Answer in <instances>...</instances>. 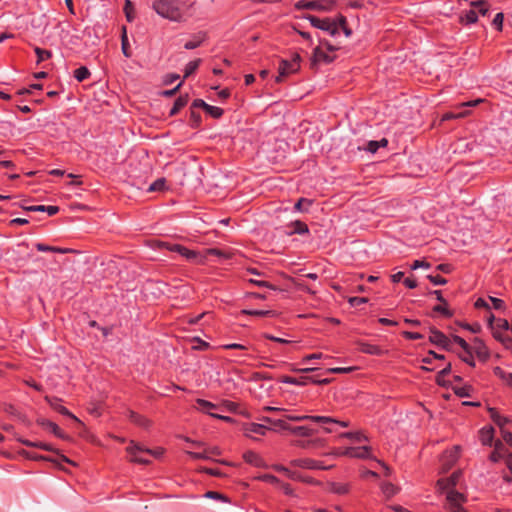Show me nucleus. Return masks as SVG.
Returning <instances> with one entry per match:
<instances>
[{"label":"nucleus","mask_w":512,"mask_h":512,"mask_svg":"<svg viewBox=\"0 0 512 512\" xmlns=\"http://www.w3.org/2000/svg\"><path fill=\"white\" fill-rule=\"evenodd\" d=\"M152 8L162 18L174 22L182 21L183 14L179 0H155Z\"/></svg>","instance_id":"nucleus-1"},{"label":"nucleus","mask_w":512,"mask_h":512,"mask_svg":"<svg viewBox=\"0 0 512 512\" xmlns=\"http://www.w3.org/2000/svg\"><path fill=\"white\" fill-rule=\"evenodd\" d=\"M300 63L301 56L298 53H294L290 60L282 59L279 63L276 82L280 83L287 76L298 72L300 69Z\"/></svg>","instance_id":"nucleus-2"},{"label":"nucleus","mask_w":512,"mask_h":512,"mask_svg":"<svg viewBox=\"0 0 512 512\" xmlns=\"http://www.w3.org/2000/svg\"><path fill=\"white\" fill-rule=\"evenodd\" d=\"M305 18L307 20H309V22L311 23V25L313 27L321 29L323 31H326L331 36L338 35V26H337L336 18L335 19H331V18L320 19V18H318L314 15H310V14L307 15Z\"/></svg>","instance_id":"nucleus-3"},{"label":"nucleus","mask_w":512,"mask_h":512,"mask_svg":"<svg viewBox=\"0 0 512 512\" xmlns=\"http://www.w3.org/2000/svg\"><path fill=\"white\" fill-rule=\"evenodd\" d=\"M196 409L202 413H205L213 418L220 419L225 422H232L233 419L230 416H224L221 414L214 413V410H219L220 407L208 400L198 398L196 399Z\"/></svg>","instance_id":"nucleus-4"},{"label":"nucleus","mask_w":512,"mask_h":512,"mask_svg":"<svg viewBox=\"0 0 512 512\" xmlns=\"http://www.w3.org/2000/svg\"><path fill=\"white\" fill-rule=\"evenodd\" d=\"M281 383L290 384L295 386H306L310 383L312 384H327L328 379H317L313 376H300V377H292V376H282L279 380Z\"/></svg>","instance_id":"nucleus-5"},{"label":"nucleus","mask_w":512,"mask_h":512,"mask_svg":"<svg viewBox=\"0 0 512 512\" xmlns=\"http://www.w3.org/2000/svg\"><path fill=\"white\" fill-rule=\"evenodd\" d=\"M332 5V2H326L323 0H299L295 3V8L297 10L328 11L331 9Z\"/></svg>","instance_id":"nucleus-6"},{"label":"nucleus","mask_w":512,"mask_h":512,"mask_svg":"<svg viewBox=\"0 0 512 512\" xmlns=\"http://www.w3.org/2000/svg\"><path fill=\"white\" fill-rule=\"evenodd\" d=\"M291 466L309 470H328L332 466H326L322 461L312 458H297L290 462Z\"/></svg>","instance_id":"nucleus-7"},{"label":"nucleus","mask_w":512,"mask_h":512,"mask_svg":"<svg viewBox=\"0 0 512 512\" xmlns=\"http://www.w3.org/2000/svg\"><path fill=\"white\" fill-rule=\"evenodd\" d=\"M446 500L448 509L451 512H466L462 507V503L465 501V497L462 493L454 489H450L447 491Z\"/></svg>","instance_id":"nucleus-8"},{"label":"nucleus","mask_w":512,"mask_h":512,"mask_svg":"<svg viewBox=\"0 0 512 512\" xmlns=\"http://www.w3.org/2000/svg\"><path fill=\"white\" fill-rule=\"evenodd\" d=\"M145 447L139 445L135 441L131 440L128 447L126 448L127 453L131 456V461L139 464H149L150 461L141 456V453H145Z\"/></svg>","instance_id":"nucleus-9"},{"label":"nucleus","mask_w":512,"mask_h":512,"mask_svg":"<svg viewBox=\"0 0 512 512\" xmlns=\"http://www.w3.org/2000/svg\"><path fill=\"white\" fill-rule=\"evenodd\" d=\"M429 340L431 343L444 349H449L451 345V339L435 328L430 330Z\"/></svg>","instance_id":"nucleus-10"},{"label":"nucleus","mask_w":512,"mask_h":512,"mask_svg":"<svg viewBox=\"0 0 512 512\" xmlns=\"http://www.w3.org/2000/svg\"><path fill=\"white\" fill-rule=\"evenodd\" d=\"M334 59H335L334 56L325 52L321 47H316L313 51V55L311 58V64H312V66L317 65L319 63L329 64V63L333 62Z\"/></svg>","instance_id":"nucleus-11"},{"label":"nucleus","mask_w":512,"mask_h":512,"mask_svg":"<svg viewBox=\"0 0 512 512\" xmlns=\"http://www.w3.org/2000/svg\"><path fill=\"white\" fill-rule=\"evenodd\" d=\"M285 419L290 421H304V420H310L315 423L319 424H325L326 422L331 421L328 419V416H318V415H293V414H286L284 416Z\"/></svg>","instance_id":"nucleus-12"},{"label":"nucleus","mask_w":512,"mask_h":512,"mask_svg":"<svg viewBox=\"0 0 512 512\" xmlns=\"http://www.w3.org/2000/svg\"><path fill=\"white\" fill-rule=\"evenodd\" d=\"M38 423L44 429L49 430L51 433H53L56 437L60 439L67 440L69 438L68 435L65 432H63L56 423L48 419H40Z\"/></svg>","instance_id":"nucleus-13"},{"label":"nucleus","mask_w":512,"mask_h":512,"mask_svg":"<svg viewBox=\"0 0 512 512\" xmlns=\"http://www.w3.org/2000/svg\"><path fill=\"white\" fill-rule=\"evenodd\" d=\"M46 401L49 403L50 407L54 409L56 412L79 422V419L75 415H73L65 406L61 404L60 399L46 397Z\"/></svg>","instance_id":"nucleus-14"},{"label":"nucleus","mask_w":512,"mask_h":512,"mask_svg":"<svg viewBox=\"0 0 512 512\" xmlns=\"http://www.w3.org/2000/svg\"><path fill=\"white\" fill-rule=\"evenodd\" d=\"M207 39V32L199 31L191 36V39L184 44L187 50H193L201 46Z\"/></svg>","instance_id":"nucleus-15"},{"label":"nucleus","mask_w":512,"mask_h":512,"mask_svg":"<svg viewBox=\"0 0 512 512\" xmlns=\"http://www.w3.org/2000/svg\"><path fill=\"white\" fill-rule=\"evenodd\" d=\"M477 21H478V13L474 7H471L468 10L462 11L461 14L459 15V23L464 26L475 24Z\"/></svg>","instance_id":"nucleus-16"},{"label":"nucleus","mask_w":512,"mask_h":512,"mask_svg":"<svg viewBox=\"0 0 512 512\" xmlns=\"http://www.w3.org/2000/svg\"><path fill=\"white\" fill-rule=\"evenodd\" d=\"M357 347H358L359 351H361L362 353H365V354H369V355L380 356L384 353L383 350L379 346L365 342V341H358Z\"/></svg>","instance_id":"nucleus-17"},{"label":"nucleus","mask_w":512,"mask_h":512,"mask_svg":"<svg viewBox=\"0 0 512 512\" xmlns=\"http://www.w3.org/2000/svg\"><path fill=\"white\" fill-rule=\"evenodd\" d=\"M268 427L258 423H248L244 427V432L247 437H253V434L265 435Z\"/></svg>","instance_id":"nucleus-18"},{"label":"nucleus","mask_w":512,"mask_h":512,"mask_svg":"<svg viewBox=\"0 0 512 512\" xmlns=\"http://www.w3.org/2000/svg\"><path fill=\"white\" fill-rule=\"evenodd\" d=\"M494 428L492 426H484L479 431V438L483 445L492 446L494 440Z\"/></svg>","instance_id":"nucleus-19"},{"label":"nucleus","mask_w":512,"mask_h":512,"mask_svg":"<svg viewBox=\"0 0 512 512\" xmlns=\"http://www.w3.org/2000/svg\"><path fill=\"white\" fill-rule=\"evenodd\" d=\"M288 227L291 228V230L286 232L288 235H293V234L303 235V234L309 233V228H308L307 224L300 220H296V221L292 222Z\"/></svg>","instance_id":"nucleus-20"},{"label":"nucleus","mask_w":512,"mask_h":512,"mask_svg":"<svg viewBox=\"0 0 512 512\" xmlns=\"http://www.w3.org/2000/svg\"><path fill=\"white\" fill-rule=\"evenodd\" d=\"M129 419L131 422H133L134 424H136L139 427H142L144 429H148L151 426V421L148 418H146L134 411H130Z\"/></svg>","instance_id":"nucleus-21"},{"label":"nucleus","mask_w":512,"mask_h":512,"mask_svg":"<svg viewBox=\"0 0 512 512\" xmlns=\"http://www.w3.org/2000/svg\"><path fill=\"white\" fill-rule=\"evenodd\" d=\"M243 459L246 463L255 467H262L264 465V460L254 451L245 452L243 454Z\"/></svg>","instance_id":"nucleus-22"},{"label":"nucleus","mask_w":512,"mask_h":512,"mask_svg":"<svg viewBox=\"0 0 512 512\" xmlns=\"http://www.w3.org/2000/svg\"><path fill=\"white\" fill-rule=\"evenodd\" d=\"M26 210L27 211H32V212H47L48 215L53 216V215L58 213L59 207L58 206H53V205H49V206H46V205H36V206H29V207L26 208Z\"/></svg>","instance_id":"nucleus-23"},{"label":"nucleus","mask_w":512,"mask_h":512,"mask_svg":"<svg viewBox=\"0 0 512 512\" xmlns=\"http://www.w3.org/2000/svg\"><path fill=\"white\" fill-rule=\"evenodd\" d=\"M505 447L500 440L496 441L494 450L490 454V460L492 462L500 461L505 455Z\"/></svg>","instance_id":"nucleus-24"},{"label":"nucleus","mask_w":512,"mask_h":512,"mask_svg":"<svg viewBox=\"0 0 512 512\" xmlns=\"http://www.w3.org/2000/svg\"><path fill=\"white\" fill-rule=\"evenodd\" d=\"M20 442L27 447H34V448H39V449L46 450V451L56 452V450L52 447V445L41 442V441H31L28 439H21Z\"/></svg>","instance_id":"nucleus-25"},{"label":"nucleus","mask_w":512,"mask_h":512,"mask_svg":"<svg viewBox=\"0 0 512 512\" xmlns=\"http://www.w3.org/2000/svg\"><path fill=\"white\" fill-rule=\"evenodd\" d=\"M473 350L481 360L485 361L486 359H488L489 351L481 340L475 339V345L473 347Z\"/></svg>","instance_id":"nucleus-26"},{"label":"nucleus","mask_w":512,"mask_h":512,"mask_svg":"<svg viewBox=\"0 0 512 512\" xmlns=\"http://www.w3.org/2000/svg\"><path fill=\"white\" fill-rule=\"evenodd\" d=\"M470 6L475 8V10L478 13V16L479 15L485 16L489 12V7H490L488 0L472 1L470 3Z\"/></svg>","instance_id":"nucleus-27"},{"label":"nucleus","mask_w":512,"mask_h":512,"mask_svg":"<svg viewBox=\"0 0 512 512\" xmlns=\"http://www.w3.org/2000/svg\"><path fill=\"white\" fill-rule=\"evenodd\" d=\"M188 103V96L187 95H184V96H179L174 104H173V107L171 108L170 112H169V116H175L176 114L179 113V111L184 108Z\"/></svg>","instance_id":"nucleus-28"},{"label":"nucleus","mask_w":512,"mask_h":512,"mask_svg":"<svg viewBox=\"0 0 512 512\" xmlns=\"http://www.w3.org/2000/svg\"><path fill=\"white\" fill-rule=\"evenodd\" d=\"M370 450L367 446L363 447H352L347 450V454L351 457L356 458H367L369 456Z\"/></svg>","instance_id":"nucleus-29"},{"label":"nucleus","mask_w":512,"mask_h":512,"mask_svg":"<svg viewBox=\"0 0 512 512\" xmlns=\"http://www.w3.org/2000/svg\"><path fill=\"white\" fill-rule=\"evenodd\" d=\"M490 416L494 423H496L501 428V430H503L505 425L509 423V419L500 415L495 409H490Z\"/></svg>","instance_id":"nucleus-30"},{"label":"nucleus","mask_w":512,"mask_h":512,"mask_svg":"<svg viewBox=\"0 0 512 512\" xmlns=\"http://www.w3.org/2000/svg\"><path fill=\"white\" fill-rule=\"evenodd\" d=\"M290 432L297 436L309 437L313 434V429L307 426H291Z\"/></svg>","instance_id":"nucleus-31"},{"label":"nucleus","mask_w":512,"mask_h":512,"mask_svg":"<svg viewBox=\"0 0 512 512\" xmlns=\"http://www.w3.org/2000/svg\"><path fill=\"white\" fill-rule=\"evenodd\" d=\"M337 26H338V33L340 31H343L346 37H350L352 34V30L347 26V19L343 15H339L336 18Z\"/></svg>","instance_id":"nucleus-32"},{"label":"nucleus","mask_w":512,"mask_h":512,"mask_svg":"<svg viewBox=\"0 0 512 512\" xmlns=\"http://www.w3.org/2000/svg\"><path fill=\"white\" fill-rule=\"evenodd\" d=\"M121 49H122V53H123V55L125 57H127V58L131 57V52H130V46H129V41H128V37H127L126 27L122 28Z\"/></svg>","instance_id":"nucleus-33"},{"label":"nucleus","mask_w":512,"mask_h":512,"mask_svg":"<svg viewBox=\"0 0 512 512\" xmlns=\"http://www.w3.org/2000/svg\"><path fill=\"white\" fill-rule=\"evenodd\" d=\"M241 314L251 315V316H256V317H271L274 315V311H272V310H257V309H253V310L243 309L241 311Z\"/></svg>","instance_id":"nucleus-34"},{"label":"nucleus","mask_w":512,"mask_h":512,"mask_svg":"<svg viewBox=\"0 0 512 512\" xmlns=\"http://www.w3.org/2000/svg\"><path fill=\"white\" fill-rule=\"evenodd\" d=\"M349 485L346 484V483H341V482H333L331 483L330 485V490L335 493V494H339V495H344V494H347L349 492Z\"/></svg>","instance_id":"nucleus-35"},{"label":"nucleus","mask_w":512,"mask_h":512,"mask_svg":"<svg viewBox=\"0 0 512 512\" xmlns=\"http://www.w3.org/2000/svg\"><path fill=\"white\" fill-rule=\"evenodd\" d=\"M91 73L86 66H81L74 71V77L78 82H82L90 77Z\"/></svg>","instance_id":"nucleus-36"},{"label":"nucleus","mask_w":512,"mask_h":512,"mask_svg":"<svg viewBox=\"0 0 512 512\" xmlns=\"http://www.w3.org/2000/svg\"><path fill=\"white\" fill-rule=\"evenodd\" d=\"M312 205V200L307 198H300L294 205V210L298 212H307L308 208Z\"/></svg>","instance_id":"nucleus-37"},{"label":"nucleus","mask_w":512,"mask_h":512,"mask_svg":"<svg viewBox=\"0 0 512 512\" xmlns=\"http://www.w3.org/2000/svg\"><path fill=\"white\" fill-rule=\"evenodd\" d=\"M460 359L471 367H475V360L472 354V348L463 349V353L459 355Z\"/></svg>","instance_id":"nucleus-38"},{"label":"nucleus","mask_w":512,"mask_h":512,"mask_svg":"<svg viewBox=\"0 0 512 512\" xmlns=\"http://www.w3.org/2000/svg\"><path fill=\"white\" fill-rule=\"evenodd\" d=\"M200 63H201V59H196V60L188 62L184 69V78H187L191 74H193L199 67Z\"/></svg>","instance_id":"nucleus-39"},{"label":"nucleus","mask_w":512,"mask_h":512,"mask_svg":"<svg viewBox=\"0 0 512 512\" xmlns=\"http://www.w3.org/2000/svg\"><path fill=\"white\" fill-rule=\"evenodd\" d=\"M341 436L356 442L367 441V437L361 432H345L342 433Z\"/></svg>","instance_id":"nucleus-40"},{"label":"nucleus","mask_w":512,"mask_h":512,"mask_svg":"<svg viewBox=\"0 0 512 512\" xmlns=\"http://www.w3.org/2000/svg\"><path fill=\"white\" fill-rule=\"evenodd\" d=\"M460 454V447L454 446L451 450L446 451L443 455L444 458H448L449 463H454Z\"/></svg>","instance_id":"nucleus-41"},{"label":"nucleus","mask_w":512,"mask_h":512,"mask_svg":"<svg viewBox=\"0 0 512 512\" xmlns=\"http://www.w3.org/2000/svg\"><path fill=\"white\" fill-rule=\"evenodd\" d=\"M34 51L37 55V63L43 62L52 56L51 51L42 49L40 47H35Z\"/></svg>","instance_id":"nucleus-42"},{"label":"nucleus","mask_w":512,"mask_h":512,"mask_svg":"<svg viewBox=\"0 0 512 512\" xmlns=\"http://www.w3.org/2000/svg\"><path fill=\"white\" fill-rule=\"evenodd\" d=\"M205 112L212 118L218 119L223 115V109L217 106L209 105L206 107Z\"/></svg>","instance_id":"nucleus-43"},{"label":"nucleus","mask_w":512,"mask_h":512,"mask_svg":"<svg viewBox=\"0 0 512 512\" xmlns=\"http://www.w3.org/2000/svg\"><path fill=\"white\" fill-rule=\"evenodd\" d=\"M160 247H163L171 252L179 253L184 250V246L176 243L161 242Z\"/></svg>","instance_id":"nucleus-44"},{"label":"nucleus","mask_w":512,"mask_h":512,"mask_svg":"<svg viewBox=\"0 0 512 512\" xmlns=\"http://www.w3.org/2000/svg\"><path fill=\"white\" fill-rule=\"evenodd\" d=\"M124 12L127 21L132 22L134 20V6L130 0H125Z\"/></svg>","instance_id":"nucleus-45"},{"label":"nucleus","mask_w":512,"mask_h":512,"mask_svg":"<svg viewBox=\"0 0 512 512\" xmlns=\"http://www.w3.org/2000/svg\"><path fill=\"white\" fill-rule=\"evenodd\" d=\"M458 478H459V474L457 473H454L450 478L444 480V479H441L438 481V484L444 488H448L449 486H455L457 484V481H458Z\"/></svg>","instance_id":"nucleus-46"},{"label":"nucleus","mask_w":512,"mask_h":512,"mask_svg":"<svg viewBox=\"0 0 512 512\" xmlns=\"http://www.w3.org/2000/svg\"><path fill=\"white\" fill-rule=\"evenodd\" d=\"M289 479H292V480H297V481H301V482H306V483H314L313 479L310 478V477H305L303 476L301 473L297 472V471H291L289 472Z\"/></svg>","instance_id":"nucleus-47"},{"label":"nucleus","mask_w":512,"mask_h":512,"mask_svg":"<svg viewBox=\"0 0 512 512\" xmlns=\"http://www.w3.org/2000/svg\"><path fill=\"white\" fill-rule=\"evenodd\" d=\"M184 250L182 252H179L178 254L181 255L183 258L189 260V261H196L198 258V253L194 250H190L187 247L184 246Z\"/></svg>","instance_id":"nucleus-48"},{"label":"nucleus","mask_w":512,"mask_h":512,"mask_svg":"<svg viewBox=\"0 0 512 512\" xmlns=\"http://www.w3.org/2000/svg\"><path fill=\"white\" fill-rule=\"evenodd\" d=\"M488 301L491 308L495 310H502L505 307V303L502 299L490 296Z\"/></svg>","instance_id":"nucleus-49"},{"label":"nucleus","mask_w":512,"mask_h":512,"mask_svg":"<svg viewBox=\"0 0 512 512\" xmlns=\"http://www.w3.org/2000/svg\"><path fill=\"white\" fill-rule=\"evenodd\" d=\"M165 184L166 180L164 178H159L149 186V191H162L165 187Z\"/></svg>","instance_id":"nucleus-50"},{"label":"nucleus","mask_w":512,"mask_h":512,"mask_svg":"<svg viewBox=\"0 0 512 512\" xmlns=\"http://www.w3.org/2000/svg\"><path fill=\"white\" fill-rule=\"evenodd\" d=\"M433 310L446 318L452 317L453 313L446 307V304L436 305Z\"/></svg>","instance_id":"nucleus-51"},{"label":"nucleus","mask_w":512,"mask_h":512,"mask_svg":"<svg viewBox=\"0 0 512 512\" xmlns=\"http://www.w3.org/2000/svg\"><path fill=\"white\" fill-rule=\"evenodd\" d=\"M503 20H504V15L502 12H499L495 15L493 21H492V24L494 25V27L498 30V31H501L502 30V26H503Z\"/></svg>","instance_id":"nucleus-52"},{"label":"nucleus","mask_w":512,"mask_h":512,"mask_svg":"<svg viewBox=\"0 0 512 512\" xmlns=\"http://www.w3.org/2000/svg\"><path fill=\"white\" fill-rule=\"evenodd\" d=\"M201 115L197 112H195L194 109H191L190 111V121L192 127H197L201 123Z\"/></svg>","instance_id":"nucleus-53"},{"label":"nucleus","mask_w":512,"mask_h":512,"mask_svg":"<svg viewBox=\"0 0 512 512\" xmlns=\"http://www.w3.org/2000/svg\"><path fill=\"white\" fill-rule=\"evenodd\" d=\"M186 453L193 459H203V460L210 459V456L207 454L206 450L204 452L186 451Z\"/></svg>","instance_id":"nucleus-54"},{"label":"nucleus","mask_w":512,"mask_h":512,"mask_svg":"<svg viewBox=\"0 0 512 512\" xmlns=\"http://www.w3.org/2000/svg\"><path fill=\"white\" fill-rule=\"evenodd\" d=\"M260 479L264 482L271 483L274 485L280 484V480L272 474H264V475L260 476Z\"/></svg>","instance_id":"nucleus-55"},{"label":"nucleus","mask_w":512,"mask_h":512,"mask_svg":"<svg viewBox=\"0 0 512 512\" xmlns=\"http://www.w3.org/2000/svg\"><path fill=\"white\" fill-rule=\"evenodd\" d=\"M428 279L434 285H444V284L447 283V280L444 277L440 276V275H429Z\"/></svg>","instance_id":"nucleus-56"},{"label":"nucleus","mask_w":512,"mask_h":512,"mask_svg":"<svg viewBox=\"0 0 512 512\" xmlns=\"http://www.w3.org/2000/svg\"><path fill=\"white\" fill-rule=\"evenodd\" d=\"M145 453L153 456L154 458H160L162 457V455L164 454V449L161 448V447H158L156 449H149V448H146L145 449Z\"/></svg>","instance_id":"nucleus-57"},{"label":"nucleus","mask_w":512,"mask_h":512,"mask_svg":"<svg viewBox=\"0 0 512 512\" xmlns=\"http://www.w3.org/2000/svg\"><path fill=\"white\" fill-rule=\"evenodd\" d=\"M452 342L458 344L462 349H468L470 346L462 337L458 335H453L451 343Z\"/></svg>","instance_id":"nucleus-58"},{"label":"nucleus","mask_w":512,"mask_h":512,"mask_svg":"<svg viewBox=\"0 0 512 512\" xmlns=\"http://www.w3.org/2000/svg\"><path fill=\"white\" fill-rule=\"evenodd\" d=\"M451 372V364L448 363L442 370H440L437 374V382L440 384L441 379L447 375H449Z\"/></svg>","instance_id":"nucleus-59"},{"label":"nucleus","mask_w":512,"mask_h":512,"mask_svg":"<svg viewBox=\"0 0 512 512\" xmlns=\"http://www.w3.org/2000/svg\"><path fill=\"white\" fill-rule=\"evenodd\" d=\"M266 420L273 423L274 425L278 426L279 428H281L283 430L290 431L291 426L288 425L284 419H278V420L272 421L270 418H266Z\"/></svg>","instance_id":"nucleus-60"},{"label":"nucleus","mask_w":512,"mask_h":512,"mask_svg":"<svg viewBox=\"0 0 512 512\" xmlns=\"http://www.w3.org/2000/svg\"><path fill=\"white\" fill-rule=\"evenodd\" d=\"M265 338L269 339L271 341H274L276 343L282 344V345H290L292 343L291 341H289L287 339L280 338V337H275V336L270 335V334H265Z\"/></svg>","instance_id":"nucleus-61"},{"label":"nucleus","mask_w":512,"mask_h":512,"mask_svg":"<svg viewBox=\"0 0 512 512\" xmlns=\"http://www.w3.org/2000/svg\"><path fill=\"white\" fill-rule=\"evenodd\" d=\"M364 149L366 151L374 154L378 151L379 145H378L377 141L371 140V141L367 142L366 147Z\"/></svg>","instance_id":"nucleus-62"},{"label":"nucleus","mask_w":512,"mask_h":512,"mask_svg":"<svg viewBox=\"0 0 512 512\" xmlns=\"http://www.w3.org/2000/svg\"><path fill=\"white\" fill-rule=\"evenodd\" d=\"M455 394L459 397H468L470 396L469 391L470 387L464 386V387H457L454 389Z\"/></svg>","instance_id":"nucleus-63"},{"label":"nucleus","mask_w":512,"mask_h":512,"mask_svg":"<svg viewBox=\"0 0 512 512\" xmlns=\"http://www.w3.org/2000/svg\"><path fill=\"white\" fill-rule=\"evenodd\" d=\"M382 490L383 492L388 495V496H392L396 493V488L393 484L391 483H386L382 486Z\"/></svg>","instance_id":"nucleus-64"}]
</instances>
